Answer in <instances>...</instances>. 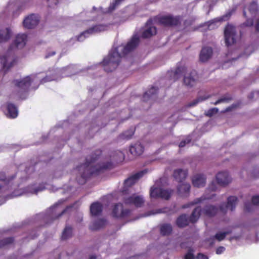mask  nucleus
<instances>
[{"instance_id": "1", "label": "nucleus", "mask_w": 259, "mask_h": 259, "mask_svg": "<svg viewBox=\"0 0 259 259\" xmlns=\"http://www.w3.org/2000/svg\"><path fill=\"white\" fill-rule=\"evenodd\" d=\"M102 154L100 149L96 150L91 155L85 159V163L77 167L78 176L76 177L77 183L80 185L85 184L91 176L98 175L104 170L111 169L113 164L111 162L95 164V161L99 158Z\"/></svg>"}, {"instance_id": "2", "label": "nucleus", "mask_w": 259, "mask_h": 259, "mask_svg": "<svg viewBox=\"0 0 259 259\" xmlns=\"http://www.w3.org/2000/svg\"><path fill=\"white\" fill-rule=\"evenodd\" d=\"M140 39L137 35H134L131 39L122 48V53H119V48L112 49L108 55L104 58L101 64L104 70L107 72H112L119 65L122 56L133 51L139 45Z\"/></svg>"}, {"instance_id": "3", "label": "nucleus", "mask_w": 259, "mask_h": 259, "mask_svg": "<svg viewBox=\"0 0 259 259\" xmlns=\"http://www.w3.org/2000/svg\"><path fill=\"white\" fill-rule=\"evenodd\" d=\"M155 19L158 23L164 26L174 27L181 25L182 17L180 15L174 16L172 15L157 16Z\"/></svg>"}, {"instance_id": "4", "label": "nucleus", "mask_w": 259, "mask_h": 259, "mask_svg": "<svg viewBox=\"0 0 259 259\" xmlns=\"http://www.w3.org/2000/svg\"><path fill=\"white\" fill-rule=\"evenodd\" d=\"M224 36L226 45L231 46L236 42V32L235 28L231 25H227L224 30Z\"/></svg>"}, {"instance_id": "5", "label": "nucleus", "mask_w": 259, "mask_h": 259, "mask_svg": "<svg viewBox=\"0 0 259 259\" xmlns=\"http://www.w3.org/2000/svg\"><path fill=\"white\" fill-rule=\"evenodd\" d=\"M27 36L25 34H19L16 37L13 42L11 44L8 50V53L16 50V49L23 48L26 42Z\"/></svg>"}, {"instance_id": "6", "label": "nucleus", "mask_w": 259, "mask_h": 259, "mask_svg": "<svg viewBox=\"0 0 259 259\" xmlns=\"http://www.w3.org/2000/svg\"><path fill=\"white\" fill-rule=\"evenodd\" d=\"M106 29L107 26L106 25L97 24L94 25L82 32L79 35H78L77 37V40L82 41L85 37L88 36V35L104 31Z\"/></svg>"}, {"instance_id": "7", "label": "nucleus", "mask_w": 259, "mask_h": 259, "mask_svg": "<svg viewBox=\"0 0 259 259\" xmlns=\"http://www.w3.org/2000/svg\"><path fill=\"white\" fill-rule=\"evenodd\" d=\"M123 201L126 205H134L137 208L141 207L145 203V200L143 196L136 194L124 197Z\"/></svg>"}, {"instance_id": "8", "label": "nucleus", "mask_w": 259, "mask_h": 259, "mask_svg": "<svg viewBox=\"0 0 259 259\" xmlns=\"http://www.w3.org/2000/svg\"><path fill=\"white\" fill-rule=\"evenodd\" d=\"M131 210L129 209H123L121 203H116L113 206L112 211L113 217L117 219H123L130 215Z\"/></svg>"}, {"instance_id": "9", "label": "nucleus", "mask_w": 259, "mask_h": 259, "mask_svg": "<svg viewBox=\"0 0 259 259\" xmlns=\"http://www.w3.org/2000/svg\"><path fill=\"white\" fill-rule=\"evenodd\" d=\"M32 81L33 79L28 75L20 80H14L13 83L21 92H27Z\"/></svg>"}, {"instance_id": "10", "label": "nucleus", "mask_w": 259, "mask_h": 259, "mask_svg": "<svg viewBox=\"0 0 259 259\" xmlns=\"http://www.w3.org/2000/svg\"><path fill=\"white\" fill-rule=\"evenodd\" d=\"M147 172L146 170L139 171L135 174L125 179L124 181V188L122 190L123 194L126 193L127 190L125 189L126 187H130L135 184L136 182L141 178H142L145 174Z\"/></svg>"}, {"instance_id": "11", "label": "nucleus", "mask_w": 259, "mask_h": 259, "mask_svg": "<svg viewBox=\"0 0 259 259\" xmlns=\"http://www.w3.org/2000/svg\"><path fill=\"white\" fill-rule=\"evenodd\" d=\"M16 63V60L13 59L10 60L9 57L6 56L0 57V71L7 72Z\"/></svg>"}, {"instance_id": "12", "label": "nucleus", "mask_w": 259, "mask_h": 259, "mask_svg": "<svg viewBox=\"0 0 259 259\" xmlns=\"http://www.w3.org/2000/svg\"><path fill=\"white\" fill-rule=\"evenodd\" d=\"M39 21L38 17L32 14L25 18L23 22V26L27 29H32L38 24Z\"/></svg>"}, {"instance_id": "13", "label": "nucleus", "mask_w": 259, "mask_h": 259, "mask_svg": "<svg viewBox=\"0 0 259 259\" xmlns=\"http://www.w3.org/2000/svg\"><path fill=\"white\" fill-rule=\"evenodd\" d=\"M198 78L197 72L192 70L188 75L184 76V83L187 87L191 88L196 85Z\"/></svg>"}, {"instance_id": "14", "label": "nucleus", "mask_w": 259, "mask_h": 259, "mask_svg": "<svg viewBox=\"0 0 259 259\" xmlns=\"http://www.w3.org/2000/svg\"><path fill=\"white\" fill-rule=\"evenodd\" d=\"M218 184L221 186H226L231 182V178L227 171H221L216 175Z\"/></svg>"}, {"instance_id": "15", "label": "nucleus", "mask_w": 259, "mask_h": 259, "mask_svg": "<svg viewBox=\"0 0 259 259\" xmlns=\"http://www.w3.org/2000/svg\"><path fill=\"white\" fill-rule=\"evenodd\" d=\"M237 200V197L234 196H229L227 199V203L225 207H224V204L220 206V210L223 213L226 212L227 208H230L231 211H233L235 208Z\"/></svg>"}, {"instance_id": "16", "label": "nucleus", "mask_w": 259, "mask_h": 259, "mask_svg": "<svg viewBox=\"0 0 259 259\" xmlns=\"http://www.w3.org/2000/svg\"><path fill=\"white\" fill-rule=\"evenodd\" d=\"M206 178L203 174H197L194 176L192 180V184L194 187L198 188L203 187L206 183Z\"/></svg>"}, {"instance_id": "17", "label": "nucleus", "mask_w": 259, "mask_h": 259, "mask_svg": "<svg viewBox=\"0 0 259 259\" xmlns=\"http://www.w3.org/2000/svg\"><path fill=\"white\" fill-rule=\"evenodd\" d=\"M212 55V49L210 47H204L202 49L199 55L200 61L205 62L209 59Z\"/></svg>"}, {"instance_id": "18", "label": "nucleus", "mask_w": 259, "mask_h": 259, "mask_svg": "<svg viewBox=\"0 0 259 259\" xmlns=\"http://www.w3.org/2000/svg\"><path fill=\"white\" fill-rule=\"evenodd\" d=\"M191 186L189 183L180 184L177 188L178 193L183 197H187L189 195Z\"/></svg>"}, {"instance_id": "19", "label": "nucleus", "mask_w": 259, "mask_h": 259, "mask_svg": "<svg viewBox=\"0 0 259 259\" xmlns=\"http://www.w3.org/2000/svg\"><path fill=\"white\" fill-rule=\"evenodd\" d=\"M103 210V205L99 202L93 203L90 206V212L92 216L96 217L100 215Z\"/></svg>"}, {"instance_id": "20", "label": "nucleus", "mask_w": 259, "mask_h": 259, "mask_svg": "<svg viewBox=\"0 0 259 259\" xmlns=\"http://www.w3.org/2000/svg\"><path fill=\"white\" fill-rule=\"evenodd\" d=\"M144 150V146L140 143H136L130 147V152L134 156L141 155Z\"/></svg>"}, {"instance_id": "21", "label": "nucleus", "mask_w": 259, "mask_h": 259, "mask_svg": "<svg viewBox=\"0 0 259 259\" xmlns=\"http://www.w3.org/2000/svg\"><path fill=\"white\" fill-rule=\"evenodd\" d=\"M188 176V170L182 169H177L174 170L173 176L175 179L179 182H182L185 180Z\"/></svg>"}, {"instance_id": "22", "label": "nucleus", "mask_w": 259, "mask_h": 259, "mask_svg": "<svg viewBox=\"0 0 259 259\" xmlns=\"http://www.w3.org/2000/svg\"><path fill=\"white\" fill-rule=\"evenodd\" d=\"M7 116L11 118H15L17 117L18 111L17 107L11 103L7 104Z\"/></svg>"}, {"instance_id": "23", "label": "nucleus", "mask_w": 259, "mask_h": 259, "mask_svg": "<svg viewBox=\"0 0 259 259\" xmlns=\"http://www.w3.org/2000/svg\"><path fill=\"white\" fill-rule=\"evenodd\" d=\"M218 211V208L214 205H206L201 211L206 216L211 217L214 216Z\"/></svg>"}, {"instance_id": "24", "label": "nucleus", "mask_w": 259, "mask_h": 259, "mask_svg": "<svg viewBox=\"0 0 259 259\" xmlns=\"http://www.w3.org/2000/svg\"><path fill=\"white\" fill-rule=\"evenodd\" d=\"M16 178V175H13L10 177H7L4 172H0V191L3 187L7 186V185Z\"/></svg>"}, {"instance_id": "25", "label": "nucleus", "mask_w": 259, "mask_h": 259, "mask_svg": "<svg viewBox=\"0 0 259 259\" xmlns=\"http://www.w3.org/2000/svg\"><path fill=\"white\" fill-rule=\"evenodd\" d=\"M106 224V220L104 219H99L94 222L90 226V229L92 231H97L103 228Z\"/></svg>"}, {"instance_id": "26", "label": "nucleus", "mask_w": 259, "mask_h": 259, "mask_svg": "<svg viewBox=\"0 0 259 259\" xmlns=\"http://www.w3.org/2000/svg\"><path fill=\"white\" fill-rule=\"evenodd\" d=\"M189 223V218L186 214L180 215L176 220V224L179 228H184L188 226Z\"/></svg>"}, {"instance_id": "27", "label": "nucleus", "mask_w": 259, "mask_h": 259, "mask_svg": "<svg viewBox=\"0 0 259 259\" xmlns=\"http://www.w3.org/2000/svg\"><path fill=\"white\" fill-rule=\"evenodd\" d=\"M12 32L9 28L0 30V43L7 41L10 38Z\"/></svg>"}, {"instance_id": "28", "label": "nucleus", "mask_w": 259, "mask_h": 259, "mask_svg": "<svg viewBox=\"0 0 259 259\" xmlns=\"http://www.w3.org/2000/svg\"><path fill=\"white\" fill-rule=\"evenodd\" d=\"M202 209L200 207H196L192 211L191 215L189 218V222L192 223H196L199 219Z\"/></svg>"}, {"instance_id": "29", "label": "nucleus", "mask_w": 259, "mask_h": 259, "mask_svg": "<svg viewBox=\"0 0 259 259\" xmlns=\"http://www.w3.org/2000/svg\"><path fill=\"white\" fill-rule=\"evenodd\" d=\"M202 209L200 207H196L192 211L191 215L189 218V222L192 223H196L199 219Z\"/></svg>"}, {"instance_id": "30", "label": "nucleus", "mask_w": 259, "mask_h": 259, "mask_svg": "<svg viewBox=\"0 0 259 259\" xmlns=\"http://www.w3.org/2000/svg\"><path fill=\"white\" fill-rule=\"evenodd\" d=\"M202 209L200 207H196L192 211L191 215L189 218V222L192 223H196L199 219Z\"/></svg>"}, {"instance_id": "31", "label": "nucleus", "mask_w": 259, "mask_h": 259, "mask_svg": "<svg viewBox=\"0 0 259 259\" xmlns=\"http://www.w3.org/2000/svg\"><path fill=\"white\" fill-rule=\"evenodd\" d=\"M135 128L131 127L129 130L123 132L118 136V139L123 140H128L131 139L135 133Z\"/></svg>"}, {"instance_id": "32", "label": "nucleus", "mask_w": 259, "mask_h": 259, "mask_svg": "<svg viewBox=\"0 0 259 259\" xmlns=\"http://www.w3.org/2000/svg\"><path fill=\"white\" fill-rule=\"evenodd\" d=\"M156 32V28L155 26H150L142 32V37L144 38H149L155 35Z\"/></svg>"}, {"instance_id": "33", "label": "nucleus", "mask_w": 259, "mask_h": 259, "mask_svg": "<svg viewBox=\"0 0 259 259\" xmlns=\"http://www.w3.org/2000/svg\"><path fill=\"white\" fill-rule=\"evenodd\" d=\"M172 227L169 224L162 225L160 227V233L163 236L169 235L172 232Z\"/></svg>"}, {"instance_id": "34", "label": "nucleus", "mask_w": 259, "mask_h": 259, "mask_svg": "<svg viewBox=\"0 0 259 259\" xmlns=\"http://www.w3.org/2000/svg\"><path fill=\"white\" fill-rule=\"evenodd\" d=\"M72 235V228L70 226H66L61 236V239L65 240L70 238Z\"/></svg>"}, {"instance_id": "35", "label": "nucleus", "mask_w": 259, "mask_h": 259, "mask_svg": "<svg viewBox=\"0 0 259 259\" xmlns=\"http://www.w3.org/2000/svg\"><path fill=\"white\" fill-rule=\"evenodd\" d=\"M158 88L152 87L148 91L146 92L143 95L144 100H147L149 98L152 97V96L156 95L157 93Z\"/></svg>"}, {"instance_id": "36", "label": "nucleus", "mask_w": 259, "mask_h": 259, "mask_svg": "<svg viewBox=\"0 0 259 259\" xmlns=\"http://www.w3.org/2000/svg\"><path fill=\"white\" fill-rule=\"evenodd\" d=\"M173 192L174 191L171 189H163L161 188L160 198L165 200H168L170 198Z\"/></svg>"}, {"instance_id": "37", "label": "nucleus", "mask_w": 259, "mask_h": 259, "mask_svg": "<svg viewBox=\"0 0 259 259\" xmlns=\"http://www.w3.org/2000/svg\"><path fill=\"white\" fill-rule=\"evenodd\" d=\"M161 188L157 187H152L150 191V196L151 198H160Z\"/></svg>"}, {"instance_id": "38", "label": "nucleus", "mask_w": 259, "mask_h": 259, "mask_svg": "<svg viewBox=\"0 0 259 259\" xmlns=\"http://www.w3.org/2000/svg\"><path fill=\"white\" fill-rule=\"evenodd\" d=\"M248 10L252 15H255L258 11V5L256 2H251L247 8Z\"/></svg>"}, {"instance_id": "39", "label": "nucleus", "mask_w": 259, "mask_h": 259, "mask_svg": "<svg viewBox=\"0 0 259 259\" xmlns=\"http://www.w3.org/2000/svg\"><path fill=\"white\" fill-rule=\"evenodd\" d=\"M14 241V239L12 237L4 238L0 240V248L4 247L8 245L12 244L13 243Z\"/></svg>"}, {"instance_id": "40", "label": "nucleus", "mask_w": 259, "mask_h": 259, "mask_svg": "<svg viewBox=\"0 0 259 259\" xmlns=\"http://www.w3.org/2000/svg\"><path fill=\"white\" fill-rule=\"evenodd\" d=\"M231 233L230 231H226L223 232H219L216 233L214 237L219 241L224 240L226 236Z\"/></svg>"}, {"instance_id": "41", "label": "nucleus", "mask_w": 259, "mask_h": 259, "mask_svg": "<svg viewBox=\"0 0 259 259\" xmlns=\"http://www.w3.org/2000/svg\"><path fill=\"white\" fill-rule=\"evenodd\" d=\"M204 199V198H203L202 197L197 198L190 203L184 204V205H183L182 208H188L191 206L194 205L195 204H198V203L201 202Z\"/></svg>"}, {"instance_id": "42", "label": "nucleus", "mask_w": 259, "mask_h": 259, "mask_svg": "<svg viewBox=\"0 0 259 259\" xmlns=\"http://www.w3.org/2000/svg\"><path fill=\"white\" fill-rule=\"evenodd\" d=\"M186 70V68L184 67L180 66L178 67L174 73V78L175 79L179 78L180 76Z\"/></svg>"}, {"instance_id": "43", "label": "nucleus", "mask_w": 259, "mask_h": 259, "mask_svg": "<svg viewBox=\"0 0 259 259\" xmlns=\"http://www.w3.org/2000/svg\"><path fill=\"white\" fill-rule=\"evenodd\" d=\"M212 96L210 95L204 96V97H199L196 100H195L194 102L190 103V106H193L196 105L198 102H202L203 101H204L209 98H210Z\"/></svg>"}, {"instance_id": "44", "label": "nucleus", "mask_w": 259, "mask_h": 259, "mask_svg": "<svg viewBox=\"0 0 259 259\" xmlns=\"http://www.w3.org/2000/svg\"><path fill=\"white\" fill-rule=\"evenodd\" d=\"M194 251V249L190 247L188 249V252L184 256V259H196V257H195L193 254Z\"/></svg>"}, {"instance_id": "45", "label": "nucleus", "mask_w": 259, "mask_h": 259, "mask_svg": "<svg viewBox=\"0 0 259 259\" xmlns=\"http://www.w3.org/2000/svg\"><path fill=\"white\" fill-rule=\"evenodd\" d=\"M219 112V109L217 108H212L208 110L205 113V115L206 116L211 117L213 115L217 114Z\"/></svg>"}, {"instance_id": "46", "label": "nucleus", "mask_w": 259, "mask_h": 259, "mask_svg": "<svg viewBox=\"0 0 259 259\" xmlns=\"http://www.w3.org/2000/svg\"><path fill=\"white\" fill-rule=\"evenodd\" d=\"M123 0H114V2L110 5L109 7V9L110 11L114 10L117 6L120 4V3Z\"/></svg>"}, {"instance_id": "47", "label": "nucleus", "mask_w": 259, "mask_h": 259, "mask_svg": "<svg viewBox=\"0 0 259 259\" xmlns=\"http://www.w3.org/2000/svg\"><path fill=\"white\" fill-rule=\"evenodd\" d=\"M252 203L254 205L259 206V195H255L252 197Z\"/></svg>"}, {"instance_id": "48", "label": "nucleus", "mask_w": 259, "mask_h": 259, "mask_svg": "<svg viewBox=\"0 0 259 259\" xmlns=\"http://www.w3.org/2000/svg\"><path fill=\"white\" fill-rule=\"evenodd\" d=\"M253 20L252 19H247L246 21L243 23V25L250 27L253 26Z\"/></svg>"}, {"instance_id": "49", "label": "nucleus", "mask_w": 259, "mask_h": 259, "mask_svg": "<svg viewBox=\"0 0 259 259\" xmlns=\"http://www.w3.org/2000/svg\"><path fill=\"white\" fill-rule=\"evenodd\" d=\"M252 176L254 178H259V168H254L252 172Z\"/></svg>"}, {"instance_id": "50", "label": "nucleus", "mask_w": 259, "mask_h": 259, "mask_svg": "<svg viewBox=\"0 0 259 259\" xmlns=\"http://www.w3.org/2000/svg\"><path fill=\"white\" fill-rule=\"evenodd\" d=\"M221 101V103L222 102H229L230 101H231L232 98L231 96H225L223 97L222 98L219 99Z\"/></svg>"}, {"instance_id": "51", "label": "nucleus", "mask_w": 259, "mask_h": 259, "mask_svg": "<svg viewBox=\"0 0 259 259\" xmlns=\"http://www.w3.org/2000/svg\"><path fill=\"white\" fill-rule=\"evenodd\" d=\"M196 259H208V257L202 253H198L196 256Z\"/></svg>"}, {"instance_id": "52", "label": "nucleus", "mask_w": 259, "mask_h": 259, "mask_svg": "<svg viewBox=\"0 0 259 259\" xmlns=\"http://www.w3.org/2000/svg\"><path fill=\"white\" fill-rule=\"evenodd\" d=\"M53 80V78L50 76H46L40 80V83H43L48 81H50Z\"/></svg>"}, {"instance_id": "53", "label": "nucleus", "mask_w": 259, "mask_h": 259, "mask_svg": "<svg viewBox=\"0 0 259 259\" xmlns=\"http://www.w3.org/2000/svg\"><path fill=\"white\" fill-rule=\"evenodd\" d=\"M48 2V5L49 7H51L53 6H57V5L58 4L59 1L58 0H52L51 2H50L51 0H47Z\"/></svg>"}, {"instance_id": "54", "label": "nucleus", "mask_w": 259, "mask_h": 259, "mask_svg": "<svg viewBox=\"0 0 259 259\" xmlns=\"http://www.w3.org/2000/svg\"><path fill=\"white\" fill-rule=\"evenodd\" d=\"M225 250V248L223 246H220L218 247L216 249V253L218 254H221L223 253Z\"/></svg>"}, {"instance_id": "55", "label": "nucleus", "mask_w": 259, "mask_h": 259, "mask_svg": "<svg viewBox=\"0 0 259 259\" xmlns=\"http://www.w3.org/2000/svg\"><path fill=\"white\" fill-rule=\"evenodd\" d=\"M209 189L212 191H215L217 190L214 182H212L209 186Z\"/></svg>"}, {"instance_id": "56", "label": "nucleus", "mask_w": 259, "mask_h": 259, "mask_svg": "<svg viewBox=\"0 0 259 259\" xmlns=\"http://www.w3.org/2000/svg\"><path fill=\"white\" fill-rule=\"evenodd\" d=\"M190 140H188L187 141L186 140L182 141L179 144V147H183L186 145V144L190 143Z\"/></svg>"}, {"instance_id": "57", "label": "nucleus", "mask_w": 259, "mask_h": 259, "mask_svg": "<svg viewBox=\"0 0 259 259\" xmlns=\"http://www.w3.org/2000/svg\"><path fill=\"white\" fill-rule=\"evenodd\" d=\"M56 54V52L55 51H52L51 52H48L46 56H45V58H48L51 56H53L54 55H55Z\"/></svg>"}, {"instance_id": "58", "label": "nucleus", "mask_w": 259, "mask_h": 259, "mask_svg": "<svg viewBox=\"0 0 259 259\" xmlns=\"http://www.w3.org/2000/svg\"><path fill=\"white\" fill-rule=\"evenodd\" d=\"M254 27L255 31L259 32V18L256 20Z\"/></svg>"}, {"instance_id": "59", "label": "nucleus", "mask_w": 259, "mask_h": 259, "mask_svg": "<svg viewBox=\"0 0 259 259\" xmlns=\"http://www.w3.org/2000/svg\"><path fill=\"white\" fill-rule=\"evenodd\" d=\"M44 189H45L44 187H38V188H37L36 189H35L34 190V193L37 194L38 192L41 191Z\"/></svg>"}, {"instance_id": "60", "label": "nucleus", "mask_w": 259, "mask_h": 259, "mask_svg": "<svg viewBox=\"0 0 259 259\" xmlns=\"http://www.w3.org/2000/svg\"><path fill=\"white\" fill-rule=\"evenodd\" d=\"M116 154L119 156V157H121L122 158H124V155L123 153L120 151H117L115 152Z\"/></svg>"}, {"instance_id": "61", "label": "nucleus", "mask_w": 259, "mask_h": 259, "mask_svg": "<svg viewBox=\"0 0 259 259\" xmlns=\"http://www.w3.org/2000/svg\"><path fill=\"white\" fill-rule=\"evenodd\" d=\"M250 204H247V203H245V210L247 211H250V208H249V206H250Z\"/></svg>"}, {"instance_id": "62", "label": "nucleus", "mask_w": 259, "mask_h": 259, "mask_svg": "<svg viewBox=\"0 0 259 259\" xmlns=\"http://www.w3.org/2000/svg\"><path fill=\"white\" fill-rule=\"evenodd\" d=\"M67 208H66L64 209L60 214L57 217V218H58L60 216H61L63 214H64L67 210Z\"/></svg>"}, {"instance_id": "63", "label": "nucleus", "mask_w": 259, "mask_h": 259, "mask_svg": "<svg viewBox=\"0 0 259 259\" xmlns=\"http://www.w3.org/2000/svg\"><path fill=\"white\" fill-rule=\"evenodd\" d=\"M221 103V101L220 100V99H218L217 101H216L214 103H213V104L215 105H218L219 104Z\"/></svg>"}, {"instance_id": "64", "label": "nucleus", "mask_w": 259, "mask_h": 259, "mask_svg": "<svg viewBox=\"0 0 259 259\" xmlns=\"http://www.w3.org/2000/svg\"><path fill=\"white\" fill-rule=\"evenodd\" d=\"M96 256L95 255H92L90 257V259H96Z\"/></svg>"}]
</instances>
